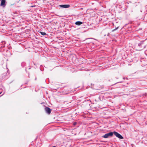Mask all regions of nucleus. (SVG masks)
Wrapping results in <instances>:
<instances>
[{"label":"nucleus","mask_w":147,"mask_h":147,"mask_svg":"<svg viewBox=\"0 0 147 147\" xmlns=\"http://www.w3.org/2000/svg\"><path fill=\"white\" fill-rule=\"evenodd\" d=\"M113 132H110L108 133L105 134L102 136L104 138H107L109 137H111L113 136Z\"/></svg>","instance_id":"obj_1"},{"label":"nucleus","mask_w":147,"mask_h":147,"mask_svg":"<svg viewBox=\"0 0 147 147\" xmlns=\"http://www.w3.org/2000/svg\"><path fill=\"white\" fill-rule=\"evenodd\" d=\"M113 134L119 139H122L123 138V137L121 134L116 131H114Z\"/></svg>","instance_id":"obj_2"},{"label":"nucleus","mask_w":147,"mask_h":147,"mask_svg":"<svg viewBox=\"0 0 147 147\" xmlns=\"http://www.w3.org/2000/svg\"><path fill=\"white\" fill-rule=\"evenodd\" d=\"M45 110L47 113L48 114H50L51 113V109L49 107H46L45 108Z\"/></svg>","instance_id":"obj_3"},{"label":"nucleus","mask_w":147,"mask_h":147,"mask_svg":"<svg viewBox=\"0 0 147 147\" xmlns=\"http://www.w3.org/2000/svg\"><path fill=\"white\" fill-rule=\"evenodd\" d=\"M0 1L1 2L0 5L3 7H5L6 5L5 4L6 3L5 0H0Z\"/></svg>","instance_id":"obj_4"},{"label":"nucleus","mask_w":147,"mask_h":147,"mask_svg":"<svg viewBox=\"0 0 147 147\" xmlns=\"http://www.w3.org/2000/svg\"><path fill=\"white\" fill-rule=\"evenodd\" d=\"M59 6L63 8H67L70 7V5H59Z\"/></svg>","instance_id":"obj_5"},{"label":"nucleus","mask_w":147,"mask_h":147,"mask_svg":"<svg viewBox=\"0 0 147 147\" xmlns=\"http://www.w3.org/2000/svg\"><path fill=\"white\" fill-rule=\"evenodd\" d=\"M82 22L80 21H77L75 22V24L76 25H80L81 24H82Z\"/></svg>","instance_id":"obj_6"},{"label":"nucleus","mask_w":147,"mask_h":147,"mask_svg":"<svg viewBox=\"0 0 147 147\" xmlns=\"http://www.w3.org/2000/svg\"><path fill=\"white\" fill-rule=\"evenodd\" d=\"M6 75V73H4L3 74V76H2V78L3 79H5V76Z\"/></svg>","instance_id":"obj_7"},{"label":"nucleus","mask_w":147,"mask_h":147,"mask_svg":"<svg viewBox=\"0 0 147 147\" xmlns=\"http://www.w3.org/2000/svg\"><path fill=\"white\" fill-rule=\"evenodd\" d=\"M40 33L42 35H43V36L45 35L46 34V33L45 32H40Z\"/></svg>","instance_id":"obj_8"},{"label":"nucleus","mask_w":147,"mask_h":147,"mask_svg":"<svg viewBox=\"0 0 147 147\" xmlns=\"http://www.w3.org/2000/svg\"><path fill=\"white\" fill-rule=\"evenodd\" d=\"M143 43V42H141L140 43H139L138 44V46H140Z\"/></svg>","instance_id":"obj_9"},{"label":"nucleus","mask_w":147,"mask_h":147,"mask_svg":"<svg viewBox=\"0 0 147 147\" xmlns=\"http://www.w3.org/2000/svg\"><path fill=\"white\" fill-rule=\"evenodd\" d=\"M119 28V27H117L116 28L113 29V30H112V32H113V31H115L116 30H117V29H118V28Z\"/></svg>","instance_id":"obj_10"},{"label":"nucleus","mask_w":147,"mask_h":147,"mask_svg":"<svg viewBox=\"0 0 147 147\" xmlns=\"http://www.w3.org/2000/svg\"><path fill=\"white\" fill-rule=\"evenodd\" d=\"M2 92H0V94H1V93Z\"/></svg>","instance_id":"obj_11"},{"label":"nucleus","mask_w":147,"mask_h":147,"mask_svg":"<svg viewBox=\"0 0 147 147\" xmlns=\"http://www.w3.org/2000/svg\"><path fill=\"white\" fill-rule=\"evenodd\" d=\"M90 39V38H86V39Z\"/></svg>","instance_id":"obj_12"}]
</instances>
